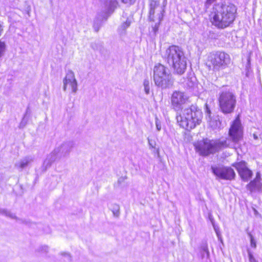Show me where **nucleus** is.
<instances>
[{"label": "nucleus", "mask_w": 262, "mask_h": 262, "mask_svg": "<svg viewBox=\"0 0 262 262\" xmlns=\"http://www.w3.org/2000/svg\"><path fill=\"white\" fill-rule=\"evenodd\" d=\"M162 56L171 66L173 73L181 75L185 72L187 58L181 48L171 46L162 53Z\"/></svg>", "instance_id": "1"}, {"label": "nucleus", "mask_w": 262, "mask_h": 262, "mask_svg": "<svg viewBox=\"0 0 262 262\" xmlns=\"http://www.w3.org/2000/svg\"><path fill=\"white\" fill-rule=\"evenodd\" d=\"M236 13V8L232 4L216 5L213 8L212 23L219 28H226L234 21Z\"/></svg>", "instance_id": "2"}, {"label": "nucleus", "mask_w": 262, "mask_h": 262, "mask_svg": "<svg viewBox=\"0 0 262 262\" xmlns=\"http://www.w3.org/2000/svg\"><path fill=\"white\" fill-rule=\"evenodd\" d=\"M202 119L201 111L197 110L194 106L184 109L177 116L178 123L181 127L187 130L193 129L200 124Z\"/></svg>", "instance_id": "3"}, {"label": "nucleus", "mask_w": 262, "mask_h": 262, "mask_svg": "<svg viewBox=\"0 0 262 262\" xmlns=\"http://www.w3.org/2000/svg\"><path fill=\"white\" fill-rule=\"evenodd\" d=\"M228 142L227 140H210L206 138L198 142L195 145V148L201 155L206 156L229 146Z\"/></svg>", "instance_id": "4"}, {"label": "nucleus", "mask_w": 262, "mask_h": 262, "mask_svg": "<svg viewBox=\"0 0 262 262\" xmlns=\"http://www.w3.org/2000/svg\"><path fill=\"white\" fill-rule=\"evenodd\" d=\"M153 79L155 84L163 89L169 88L173 83L169 69L161 63L155 66Z\"/></svg>", "instance_id": "5"}, {"label": "nucleus", "mask_w": 262, "mask_h": 262, "mask_svg": "<svg viewBox=\"0 0 262 262\" xmlns=\"http://www.w3.org/2000/svg\"><path fill=\"white\" fill-rule=\"evenodd\" d=\"M230 57L228 54L222 51L210 53L207 57V66L214 71L223 70L228 67Z\"/></svg>", "instance_id": "6"}, {"label": "nucleus", "mask_w": 262, "mask_h": 262, "mask_svg": "<svg viewBox=\"0 0 262 262\" xmlns=\"http://www.w3.org/2000/svg\"><path fill=\"white\" fill-rule=\"evenodd\" d=\"M220 107L224 114H230L233 112L236 104L235 94L229 90H223L219 97Z\"/></svg>", "instance_id": "7"}, {"label": "nucleus", "mask_w": 262, "mask_h": 262, "mask_svg": "<svg viewBox=\"0 0 262 262\" xmlns=\"http://www.w3.org/2000/svg\"><path fill=\"white\" fill-rule=\"evenodd\" d=\"M100 7L103 11L102 16L98 15L94 21L93 28L95 32H98L101 26V21L107 18L108 15L112 13L117 7L116 0H99Z\"/></svg>", "instance_id": "8"}, {"label": "nucleus", "mask_w": 262, "mask_h": 262, "mask_svg": "<svg viewBox=\"0 0 262 262\" xmlns=\"http://www.w3.org/2000/svg\"><path fill=\"white\" fill-rule=\"evenodd\" d=\"M149 5V19L150 21L156 22L155 25L153 27L154 31L156 32L163 19L164 9L160 6L159 2L155 0H151Z\"/></svg>", "instance_id": "9"}, {"label": "nucleus", "mask_w": 262, "mask_h": 262, "mask_svg": "<svg viewBox=\"0 0 262 262\" xmlns=\"http://www.w3.org/2000/svg\"><path fill=\"white\" fill-rule=\"evenodd\" d=\"M211 169L217 179L231 181L233 180L235 176L234 170L230 167L213 165L211 166Z\"/></svg>", "instance_id": "10"}, {"label": "nucleus", "mask_w": 262, "mask_h": 262, "mask_svg": "<svg viewBox=\"0 0 262 262\" xmlns=\"http://www.w3.org/2000/svg\"><path fill=\"white\" fill-rule=\"evenodd\" d=\"M229 134L230 139L234 143H237L242 138L243 128L238 117L233 122L229 131Z\"/></svg>", "instance_id": "11"}, {"label": "nucleus", "mask_w": 262, "mask_h": 262, "mask_svg": "<svg viewBox=\"0 0 262 262\" xmlns=\"http://www.w3.org/2000/svg\"><path fill=\"white\" fill-rule=\"evenodd\" d=\"M73 141H68L61 144L52 151L58 159L68 156L74 147Z\"/></svg>", "instance_id": "12"}, {"label": "nucleus", "mask_w": 262, "mask_h": 262, "mask_svg": "<svg viewBox=\"0 0 262 262\" xmlns=\"http://www.w3.org/2000/svg\"><path fill=\"white\" fill-rule=\"evenodd\" d=\"M233 166L237 170L243 181L248 182L251 178L253 172L248 168L247 163L245 162L241 161L235 163Z\"/></svg>", "instance_id": "13"}, {"label": "nucleus", "mask_w": 262, "mask_h": 262, "mask_svg": "<svg viewBox=\"0 0 262 262\" xmlns=\"http://www.w3.org/2000/svg\"><path fill=\"white\" fill-rule=\"evenodd\" d=\"M63 89L65 91L69 85L71 88L72 91L76 93L77 91V82L75 79V75L72 71H69L63 80Z\"/></svg>", "instance_id": "14"}, {"label": "nucleus", "mask_w": 262, "mask_h": 262, "mask_svg": "<svg viewBox=\"0 0 262 262\" xmlns=\"http://www.w3.org/2000/svg\"><path fill=\"white\" fill-rule=\"evenodd\" d=\"M187 100V97L181 92L175 91L171 96L172 104L176 110H179L181 106L184 104Z\"/></svg>", "instance_id": "15"}, {"label": "nucleus", "mask_w": 262, "mask_h": 262, "mask_svg": "<svg viewBox=\"0 0 262 262\" xmlns=\"http://www.w3.org/2000/svg\"><path fill=\"white\" fill-rule=\"evenodd\" d=\"M262 183L261 182V177L260 172H257L255 179L251 181L246 186L247 189L250 191L251 193L259 191L261 189Z\"/></svg>", "instance_id": "16"}, {"label": "nucleus", "mask_w": 262, "mask_h": 262, "mask_svg": "<svg viewBox=\"0 0 262 262\" xmlns=\"http://www.w3.org/2000/svg\"><path fill=\"white\" fill-rule=\"evenodd\" d=\"M206 118L209 126L213 129H216L220 127L221 122L220 121L218 116L213 117L211 116V112L206 105Z\"/></svg>", "instance_id": "17"}, {"label": "nucleus", "mask_w": 262, "mask_h": 262, "mask_svg": "<svg viewBox=\"0 0 262 262\" xmlns=\"http://www.w3.org/2000/svg\"><path fill=\"white\" fill-rule=\"evenodd\" d=\"M57 159H58V158L56 157L55 155H54L53 152H51L49 155L47 156L46 159L43 162V165L42 166V170L46 171Z\"/></svg>", "instance_id": "18"}, {"label": "nucleus", "mask_w": 262, "mask_h": 262, "mask_svg": "<svg viewBox=\"0 0 262 262\" xmlns=\"http://www.w3.org/2000/svg\"><path fill=\"white\" fill-rule=\"evenodd\" d=\"M33 161V158L31 156H28L20 160L15 164V166L17 168L23 169L28 166Z\"/></svg>", "instance_id": "19"}, {"label": "nucleus", "mask_w": 262, "mask_h": 262, "mask_svg": "<svg viewBox=\"0 0 262 262\" xmlns=\"http://www.w3.org/2000/svg\"><path fill=\"white\" fill-rule=\"evenodd\" d=\"M131 24V20L127 18L125 21L123 22L119 27L118 31L120 34H123L125 32L126 29L129 27Z\"/></svg>", "instance_id": "20"}, {"label": "nucleus", "mask_w": 262, "mask_h": 262, "mask_svg": "<svg viewBox=\"0 0 262 262\" xmlns=\"http://www.w3.org/2000/svg\"><path fill=\"white\" fill-rule=\"evenodd\" d=\"M201 250L203 252L202 253V258H204L205 256L207 258L209 257V252L208 249V247L207 245H204L201 247Z\"/></svg>", "instance_id": "21"}, {"label": "nucleus", "mask_w": 262, "mask_h": 262, "mask_svg": "<svg viewBox=\"0 0 262 262\" xmlns=\"http://www.w3.org/2000/svg\"><path fill=\"white\" fill-rule=\"evenodd\" d=\"M143 85L144 88V91L146 94H148L149 93L150 91V86H149V81L148 79H145L143 82Z\"/></svg>", "instance_id": "22"}, {"label": "nucleus", "mask_w": 262, "mask_h": 262, "mask_svg": "<svg viewBox=\"0 0 262 262\" xmlns=\"http://www.w3.org/2000/svg\"><path fill=\"white\" fill-rule=\"evenodd\" d=\"M112 211L115 216H118L119 215V206L117 204H114L112 209Z\"/></svg>", "instance_id": "23"}, {"label": "nucleus", "mask_w": 262, "mask_h": 262, "mask_svg": "<svg viewBox=\"0 0 262 262\" xmlns=\"http://www.w3.org/2000/svg\"><path fill=\"white\" fill-rule=\"evenodd\" d=\"M248 235L250 238V246L252 248H256V243L252 235L250 233H248Z\"/></svg>", "instance_id": "24"}, {"label": "nucleus", "mask_w": 262, "mask_h": 262, "mask_svg": "<svg viewBox=\"0 0 262 262\" xmlns=\"http://www.w3.org/2000/svg\"><path fill=\"white\" fill-rule=\"evenodd\" d=\"M49 248L47 246L44 245L40 246L38 248L37 250L38 252H45L46 253L48 251Z\"/></svg>", "instance_id": "25"}, {"label": "nucleus", "mask_w": 262, "mask_h": 262, "mask_svg": "<svg viewBox=\"0 0 262 262\" xmlns=\"http://www.w3.org/2000/svg\"><path fill=\"white\" fill-rule=\"evenodd\" d=\"M5 49V44L4 42L0 41V58L3 55Z\"/></svg>", "instance_id": "26"}, {"label": "nucleus", "mask_w": 262, "mask_h": 262, "mask_svg": "<svg viewBox=\"0 0 262 262\" xmlns=\"http://www.w3.org/2000/svg\"><path fill=\"white\" fill-rule=\"evenodd\" d=\"M248 254L250 262H257L249 250L248 251Z\"/></svg>", "instance_id": "27"}, {"label": "nucleus", "mask_w": 262, "mask_h": 262, "mask_svg": "<svg viewBox=\"0 0 262 262\" xmlns=\"http://www.w3.org/2000/svg\"><path fill=\"white\" fill-rule=\"evenodd\" d=\"M136 0H121V2L122 3L125 4H127V5H133L135 3V2H136ZM117 2H118L117 0H116ZM118 3V2H117ZM118 5V4L117 5V6Z\"/></svg>", "instance_id": "28"}, {"label": "nucleus", "mask_w": 262, "mask_h": 262, "mask_svg": "<svg viewBox=\"0 0 262 262\" xmlns=\"http://www.w3.org/2000/svg\"><path fill=\"white\" fill-rule=\"evenodd\" d=\"M2 213L5 214L6 216H9L11 218H15V216L14 214L10 213L9 211L5 210H2Z\"/></svg>", "instance_id": "29"}, {"label": "nucleus", "mask_w": 262, "mask_h": 262, "mask_svg": "<svg viewBox=\"0 0 262 262\" xmlns=\"http://www.w3.org/2000/svg\"><path fill=\"white\" fill-rule=\"evenodd\" d=\"M156 128L158 131H160L161 129V123L159 120H158L157 118L156 119Z\"/></svg>", "instance_id": "30"}, {"label": "nucleus", "mask_w": 262, "mask_h": 262, "mask_svg": "<svg viewBox=\"0 0 262 262\" xmlns=\"http://www.w3.org/2000/svg\"><path fill=\"white\" fill-rule=\"evenodd\" d=\"M216 0H206L205 3V7L206 9H208L210 5L215 1Z\"/></svg>", "instance_id": "31"}, {"label": "nucleus", "mask_w": 262, "mask_h": 262, "mask_svg": "<svg viewBox=\"0 0 262 262\" xmlns=\"http://www.w3.org/2000/svg\"><path fill=\"white\" fill-rule=\"evenodd\" d=\"M148 143H149V147L150 148H154L155 147L156 143L154 141L148 139Z\"/></svg>", "instance_id": "32"}, {"label": "nucleus", "mask_w": 262, "mask_h": 262, "mask_svg": "<svg viewBox=\"0 0 262 262\" xmlns=\"http://www.w3.org/2000/svg\"><path fill=\"white\" fill-rule=\"evenodd\" d=\"M61 254L62 255H64L66 257V259H67V260L68 261H70L71 260V256L69 254V253H66V252H63V253H61Z\"/></svg>", "instance_id": "33"}, {"label": "nucleus", "mask_w": 262, "mask_h": 262, "mask_svg": "<svg viewBox=\"0 0 262 262\" xmlns=\"http://www.w3.org/2000/svg\"><path fill=\"white\" fill-rule=\"evenodd\" d=\"M25 116H24L21 123H20V127H23L26 124V122H25Z\"/></svg>", "instance_id": "34"}, {"label": "nucleus", "mask_w": 262, "mask_h": 262, "mask_svg": "<svg viewBox=\"0 0 262 262\" xmlns=\"http://www.w3.org/2000/svg\"><path fill=\"white\" fill-rule=\"evenodd\" d=\"M3 32V23L0 21V36Z\"/></svg>", "instance_id": "35"}, {"label": "nucleus", "mask_w": 262, "mask_h": 262, "mask_svg": "<svg viewBox=\"0 0 262 262\" xmlns=\"http://www.w3.org/2000/svg\"><path fill=\"white\" fill-rule=\"evenodd\" d=\"M254 138L255 139H257V136H256L254 135Z\"/></svg>", "instance_id": "36"}]
</instances>
